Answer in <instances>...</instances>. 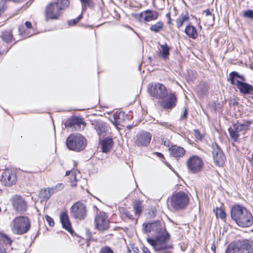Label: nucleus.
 I'll return each mask as SVG.
<instances>
[{"label": "nucleus", "instance_id": "f257e3e1", "mask_svg": "<svg viewBox=\"0 0 253 253\" xmlns=\"http://www.w3.org/2000/svg\"><path fill=\"white\" fill-rule=\"evenodd\" d=\"M231 217L240 226H250L253 223V217L251 212L240 206L235 205L231 209Z\"/></svg>", "mask_w": 253, "mask_h": 253}, {"label": "nucleus", "instance_id": "f03ea898", "mask_svg": "<svg viewBox=\"0 0 253 253\" xmlns=\"http://www.w3.org/2000/svg\"><path fill=\"white\" fill-rule=\"evenodd\" d=\"M69 4V0H57L48 4L44 10L45 21L58 19L62 15V10L68 7Z\"/></svg>", "mask_w": 253, "mask_h": 253}, {"label": "nucleus", "instance_id": "7ed1b4c3", "mask_svg": "<svg viewBox=\"0 0 253 253\" xmlns=\"http://www.w3.org/2000/svg\"><path fill=\"white\" fill-rule=\"evenodd\" d=\"M225 253H253V241L245 239L231 242Z\"/></svg>", "mask_w": 253, "mask_h": 253}, {"label": "nucleus", "instance_id": "20e7f679", "mask_svg": "<svg viewBox=\"0 0 253 253\" xmlns=\"http://www.w3.org/2000/svg\"><path fill=\"white\" fill-rule=\"evenodd\" d=\"M227 81L232 85H236L242 94H248L253 91V86L245 82L246 81L245 77L236 71L229 73Z\"/></svg>", "mask_w": 253, "mask_h": 253}, {"label": "nucleus", "instance_id": "39448f33", "mask_svg": "<svg viewBox=\"0 0 253 253\" xmlns=\"http://www.w3.org/2000/svg\"><path fill=\"white\" fill-rule=\"evenodd\" d=\"M169 235L167 231H163L162 234L156 235L155 237H148V243L156 252H161L171 248L168 244L169 240Z\"/></svg>", "mask_w": 253, "mask_h": 253}, {"label": "nucleus", "instance_id": "423d86ee", "mask_svg": "<svg viewBox=\"0 0 253 253\" xmlns=\"http://www.w3.org/2000/svg\"><path fill=\"white\" fill-rule=\"evenodd\" d=\"M66 143L69 149L76 152L83 151L86 146L85 138L80 133L70 134L67 137Z\"/></svg>", "mask_w": 253, "mask_h": 253}, {"label": "nucleus", "instance_id": "0eeeda50", "mask_svg": "<svg viewBox=\"0 0 253 253\" xmlns=\"http://www.w3.org/2000/svg\"><path fill=\"white\" fill-rule=\"evenodd\" d=\"M10 227L14 234L22 235L30 230V221L29 218L25 216L16 217L11 222Z\"/></svg>", "mask_w": 253, "mask_h": 253}, {"label": "nucleus", "instance_id": "6e6552de", "mask_svg": "<svg viewBox=\"0 0 253 253\" xmlns=\"http://www.w3.org/2000/svg\"><path fill=\"white\" fill-rule=\"evenodd\" d=\"M187 194L183 191H179L173 194L170 198V204L175 210H180L184 209L189 203Z\"/></svg>", "mask_w": 253, "mask_h": 253}, {"label": "nucleus", "instance_id": "1a4fd4ad", "mask_svg": "<svg viewBox=\"0 0 253 253\" xmlns=\"http://www.w3.org/2000/svg\"><path fill=\"white\" fill-rule=\"evenodd\" d=\"M252 123V122L250 120L242 123L237 122L228 128L230 136L233 141L235 142L237 140L240 132L243 131L244 133L247 130L249 129Z\"/></svg>", "mask_w": 253, "mask_h": 253}, {"label": "nucleus", "instance_id": "9d476101", "mask_svg": "<svg viewBox=\"0 0 253 253\" xmlns=\"http://www.w3.org/2000/svg\"><path fill=\"white\" fill-rule=\"evenodd\" d=\"M150 94L156 98L163 99L168 95L166 87L160 83L152 84L148 88Z\"/></svg>", "mask_w": 253, "mask_h": 253}, {"label": "nucleus", "instance_id": "9b49d317", "mask_svg": "<svg viewBox=\"0 0 253 253\" xmlns=\"http://www.w3.org/2000/svg\"><path fill=\"white\" fill-rule=\"evenodd\" d=\"M71 215L76 219L84 220L87 215L85 205L80 202L74 204L71 208Z\"/></svg>", "mask_w": 253, "mask_h": 253}, {"label": "nucleus", "instance_id": "f8f14e48", "mask_svg": "<svg viewBox=\"0 0 253 253\" xmlns=\"http://www.w3.org/2000/svg\"><path fill=\"white\" fill-rule=\"evenodd\" d=\"M211 147L212 157L215 165L217 167H222L226 160L224 153L216 143H213Z\"/></svg>", "mask_w": 253, "mask_h": 253}, {"label": "nucleus", "instance_id": "ddd939ff", "mask_svg": "<svg viewBox=\"0 0 253 253\" xmlns=\"http://www.w3.org/2000/svg\"><path fill=\"white\" fill-rule=\"evenodd\" d=\"M143 230L145 233H152L156 235L162 234L163 231H166L164 223L159 220L143 224Z\"/></svg>", "mask_w": 253, "mask_h": 253}, {"label": "nucleus", "instance_id": "4468645a", "mask_svg": "<svg viewBox=\"0 0 253 253\" xmlns=\"http://www.w3.org/2000/svg\"><path fill=\"white\" fill-rule=\"evenodd\" d=\"M186 164L189 170L193 173H197L201 170L203 162L200 157L194 155L188 159Z\"/></svg>", "mask_w": 253, "mask_h": 253}, {"label": "nucleus", "instance_id": "2eb2a0df", "mask_svg": "<svg viewBox=\"0 0 253 253\" xmlns=\"http://www.w3.org/2000/svg\"><path fill=\"white\" fill-rule=\"evenodd\" d=\"M13 209L18 212L22 213L27 209V204L24 199L18 195H14L11 199Z\"/></svg>", "mask_w": 253, "mask_h": 253}, {"label": "nucleus", "instance_id": "dca6fc26", "mask_svg": "<svg viewBox=\"0 0 253 253\" xmlns=\"http://www.w3.org/2000/svg\"><path fill=\"white\" fill-rule=\"evenodd\" d=\"M1 182L7 186H10L16 183V175L14 170L5 169L2 174Z\"/></svg>", "mask_w": 253, "mask_h": 253}, {"label": "nucleus", "instance_id": "f3484780", "mask_svg": "<svg viewBox=\"0 0 253 253\" xmlns=\"http://www.w3.org/2000/svg\"><path fill=\"white\" fill-rule=\"evenodd\" d=\"M96 228L99 231H104L109 228V220L104 213L97 214L95 218Z\"/></svg>", "mask_w": 253, "mask_h": 253}, {"label": "nucleus", "instance_id": "a211bd4d", "mask_svg": "<svg viewBox=\"0 0 253 253\" xmlns=\"http://www.w3.org/2000/svg\"><path fill=\"white\" fill-rule=\"evenodd\" d=\"M151 134L146 131H143L136 136L135 143L138 146H146L150 142Z\"/></svg>", "mask_w": 253, "mask_h": 253}, {"label": "nucleus", "instance_id": "6ab92c4d", "mask_svg": "<svg viewBox=\"0 0 253 253\" xmlns=\"http://www.w3.org/2000/svg\"><path fill=\"white\" fill-rule=\"evenodd\" d=\"M158 13L155 11L145 10L137 15V18L140 22H149L157 19Z\"/></svg>", "mask_w": 253, "mask_h": 253}, {"label": "nucleus", "instance_id": "aec40b11", "mask_svg": "<svg viewBox=\"0 0 253 253\" xmlns=\"http://www.w3.org/2000/svg\"><path fill=\"white\" fill-rule=\"evenodd\" d=\"M99 144L101 146L102 152L107 153L112 148L113 141L112 138L105 137L100 141Z\"/></svg>", "mask_w": 253, "mask_h": 253}, {"label": "nucleus", "instance_id": "412c9836", "mask_svg": "<svg viewBox=\"0 0 253 253\" xmlns=\"http://www.w3.org/2000/svg\"><path fill=\"white\" fill-rule=\"evenodd\" d=\"M176 97L173 93H170L167 100L162 102V106L165 109H171L175 105Z\"/></svg>", "mask_w": 253, "mask_h": 253}, {"label": "nucleus", "instance_id": "4be33fe9", "mask_svg": "<svg viewBox=\"0 0 253 253\" xmlns=\"http://www.w3.org/2000/svg\"><path fill=\"white\" fill-rule=\"evenodd\" d=\"M92 125L100 137L106 135V127L105 124L103 122L96 121L92 124Z\"/></svg>", "mask_w": 253, "mask_h": 253}, {"label": "nucleus", "instance_id": "5701e85b", "mask_svg": "<svg viewBox=\"0 0 253 253\" xmlns=\"http://www.w3.org/2000/svg\"><path fill=\"white\" fill-rule=\"evenodd\" d=\"M60 219L63 227L68 232L71 233L73 230L67 214L64 212H62L60 215Z\"/></svg>", "mask_w": 253, "mask_h": 253}, {"label": "nucleus", "instance_id": "b1692460", "mask_svg": "<svg viewBox=\"0 0 253 253\" xmlns=\"http://www.w3.org/2000/svg\"><path fill=\"white\" fill-rule=\"evenodd\" d=\"M169 150L170 155L176 158L183 157L185 153L183 148L176 145L171 146Z\"/></svg>", "mask_w": 253, "mask_h": 253}, {"label": "nucleus", "instance_id": "393cba45", "mask_svg": "<svg viewBox=\"0 0 253 253\" xmlns=\"http://www.w3.org/2000/svg\"><path fill=\"white\" fill-rule=\"evenodd\" d=\"M81 125H85V123L83 121V119L79 117H73L68 119L65 123V126L66 127H70L75 126H79Z\"/></svg>", "mask_w": 253, "mask_h": 253}, {"label": "nucleus", "instance_id": "a878e982", "mask_svg": "<svg viewBox=\"0 0 253 253\" xmlns=\"http://www.w3.org/2000/svg\"><path fill=\"white\" fill-rule=\"evenodd\" d=\"M121 121L124 122L125 121V113L123 112H120L118 114H116L115 115L114 120L112 122L114 124V125L118 129H120L119 126L120 125V123Z\"/></svg>", "mask_w": 253, "mask_h": 253}, {"label": "nucleus", "instance_id": "bb28decb", "mask_svg": "<svg viewBox=\"0 0 253 253\" xmlns=\"http://www.w3.org/2000/svg\"><path fill=\"white\" fill-rule=\"evenodd\" d=\"M185 34L190 38L195 39L198 36L196 29L193 26H187L185 29Z\"/></svg>", "mask_w": 253, "mask_h": 253}, {"label": "nucleus", "instance_id": "cd10ccee", "mask_svg": "<svg viewBox=\"0 0 253 253\" xmlns=\"http://www.w3.org/2000/svg\"><path fill=\"white\" fill-rule=\"evenodd\" d=\"M160 48H159V54L164 59H166L169 54V47L167 43L160 44Z\"/></svg>", "mask_w": 253, "mask_h": 253}, {"label": "nucleus", "instance_id": "c85d7f7f", "mask_svg": "<svg viewBox=\"0 0 253 253\" xmlns=\"http://www.w3.org/2000/svg\"><path fill=\"white\" fill-rule=\"evenodd\" d=\"M133 208L135 214L140 215L143 210L142 202L140 200L135 201L133 203Z\"/></svg>", "mask_w": 253, "mask_h": 253}, {"label": "nucleus", "instance_id": "c756f323", "mask_svg": "<svg viewBox=\"0 0 253 253\" xmlns=\"http://www.w3.org/2000/svg\"><path fill=\"white\" fill-rule=\"evenodd\" d=\"M52 194L50 188H48L42 189L39 193V196L43 200H47Z\"/></svg>", "mask_w": 253, "mask_h": 253}, {"label": "nucleus", "instance_id": "7c9ffc66", "mask_svg": "<svg viewBox=\"0 0 253 253\" xmlns=\"http://www.w3.org/2000/svg\"><path fill=\"white\" fill-rule=\"evenodd\" d=\"M189 20V16L187 14L180 15L176 20V26L178 28H180L184 22Z\"/></svg>", "mask_w": 253, "mask_h": 253}, {"label": "nucleus", "instance_id": "2f4dec72", "mask_svg": "<svg viewBox=\"0 0 253 253\" xmlns=\"http://www.w3.org/2000/svg\"><path fill=\"white\" fill-rule=\"evenodd\" d=\"M204 12L206 15V19L208 25H212L213 24L214 16L212 15L209 9L205 10Z\"/></svg>", "mask_w": 253, "mask_h": 253}, {"label": "nucleus", "instance_id": "473e14b6", "mask_svg": "<svg viewBox=\"0 0 253 253\" xmlns=\"http://www.w3.org/2000/svg\"><path fill=\"white\" fill-rule=\"evenodd\" d=\"M2 39L6 42H9L13 40V36L11 31H4L1 36Z\"/></svg>", "mask_w": 253, "mask_h": 253}, {"label": "nucleus", "instance_id": "72a5a7b5", "mask_svg": "<svg viewBox=\"0 0 253 253\" xmlns=\"http://www.w3.org/2000/svg\"><path fill=\"white\" fill-rule=\"evenodd\" d=\"M164 27V24L161 21H159L155 24L150 26V29L151 31L157 33L162 30Z\"/></svg>", "mask_w": 253, "mask_h": 253}, {"label": "nucleus", "instance_id": "f704fd0d", "mask_svg": "<svg viewBox=\"0 0 253 253\" xmlns=\"http://www.w3.org/2000/svg\"><path fill=\"white\" fill-rule=\"evenodd\" d=\"M0 240L2 241L5 245H11L12 240L6 234L0 232Z\"/></svg>", "mask_w": 253, "mask_h": 253}, {"label": "nucleus", "instance_id": "c9c22d12", "mask_svg": "<svg viewBox=\"0 0 253 253\" xmlns=\"http://www.w3.org/2000/svg\"><path fill=\"white\" fill-rule=\"evenodd\" d=\"M214 212L217 217H219L221 219L223 220L226 217V213L221 208H216L214 210Z\"/></svg>", "mask_w": 253, "mask_h": 253}, {"label": "nucleus", "instance_id": "e433bc0d", "mask_svg": "<svg viewBox=\"0 0 253 253\" xmlns=\"http://www.w3.org/2000/svg\"><path fill=\"white\" fill-rule=\"evenodd\" d=\"M64 187V185L63 183H58L54 187L50 188L51 191V194H54L58 191L62 190Z\"/></svg>", "mask_w": 253, "mask_h": 253}, {"label": "nucleus", "instance_id": "4c0bfd02", "mask_svg": "<svg viewBox=\"0 0 253 253\" xmlns=\"http://www.w3.org/2000/svg\"><path fill=\"white\" fill-rule=\"evenodd\" d=\"M82 3V9L84 10L86 9L87 6H90L92 3V0H80Z\"/></svg>", "mask_w": 253, "mask_h": 253}, {"label": "nucleus", "instance_id": "58836bf2", "mask_svg": "<svg viewBox=\"0 0 253 253\" xmlns=\"http://www.w3.org/2000/svg\"><path fill=\"white\" fill-rule=\"evenodd\" d=\"M99 253H114V252L109 247L105 246L100 249Z\"/></svg>", "mask_w": 253, "mask_h": 253}, {"label": "nucleus", "instance_id": "ea45409f", "mask_svg": "<svg viewBox=\"0 0 253 253\" xmlns=\"http://www.w3.org/2000/svg\"><path fill=\"white\" fill-rule=\"evenodd\" d=\"M161 125L167 127V128H168L171 130H172L174 128V126L172 125L171 124H169V123H167V122H160L159 123Z\"/></svg>", "mask_w": 253, "mask_h": 253}, {"label": "nucleus", "instance_id": "a19ab883", "mask_svg": "<svg viewBox=\"0 0 253 253\" xmlns=\"http://www.w3.org/2000/svg\"><path fill=\"white\" fill-rule=\"evenodd\" d=\"M244 15L248 18H253V11L248 10L244 12Z\"/></svg>", "mask_w": 253, "mask_h": 253}, {"label": "nucleus", "instance_id": "79ce46f5", "mask_svg": "<svg viewBox=\"0 0 253 253\" xmlns=\"http://www.w3.org/2000/svg\"><path fill=\"white\" fill-rule=\"evenodd\" d=\"M45 219L50 226L52 227L54 226V222L53 219L50 216L46 215L45 216Z\"/></svg>", "mask_w": 253, "mask_h": 253}, {"label": "nucleus", "instance_id": "37998d69", "mask_svg": "<svg viewBox=\"0 0 253 253\" xmlns=\"http://www.w3.org/2000/svg\"><path fill=\"white\" fill-rule=\"evenodd\" d=\"M195 136L198 140H202L203 138V135L200 133L199 130H194Z\"/></svg>", "mask_w": 253, "mask_h": 253}, {"label": "nucleus", "instance_id": "c03bdc74", "mask_svg": "<svg viewBox=\"0 0 253 253\" xmlns=\"http://www.w3.org/2000/svg\"><path fill=\"white\" fill-rule=\"evenodd\" d=\"M138 249L136 247H131L128 248L127 253H138Z\"/></svg>", "mask_w": 253, "mask_h": 253}, {"label": "nucleus", "instance_id": "a18cd8bd", "mask_svg": "<svg viewBox=\"0 0 253 253\" xmlns=\"http://www.w3.org/2000/svg\"><path fill=\"white\" fill-rule=\"evenodd\" d=\"M72 176L73 177V178H71L70 180H71V182L72 183L71 185L72 187H73V186H76V184L73 183V181H75V182L77 181L76 175L74 172H72Z\"/></svg>", "mask_w": 253, "mask_h": 253}, {"label": "nucleus", "instance_id": "49530a36", "mask_svg": "<svg viewBox=\"0 0 253 253\" xmlns=\"http://www.w3.org/2000/svg\"><path fill=\"white\" fill-rule=\"evenodd\" d=\"M188 114V109L186 107L184 108V110L182 116L181 117V119H185L187 118V116Z\"/></svg>", "mask_w": 253, "mask_h": 253}, {"label": "nucleus", "instance_id": "de8ad7c7", "mask_svg": "<svg viewBox=\"0 0 253 253\" xmlns=\"http://www.w3.org/2000/svg\"><path fill=\"white\" fill-rule=\"evenodd\" d=\"M78 22V20H77L76 19H73L72 20H70L68 23H69V25H71V26H72V25H75L76 24H77V23Z\"/></svg>", "mask_w": 253, "mask_h": 253}, {"label": "nucleus", "instance_id": "09e8293b", "mask_svg": "<svg viewBox=\"0 0 253 253\" xmlns=\"http://www.w3.org/2000/svg\"><path fill=\"white\" fill-rule=\"evenodd\" d=\"M25 26L28 29H31L32 28V23L29 21H26L25 22Z\"/></svg>", "mask_w": 253, "mask_h": 253}, {"label": "nucleus", "instance_id": "8fccbe9b", "mask_svg": "<svg viewBox=\"0 0 253 253\" xmlns=\"http://www.w3.org/2000/svg\"><path fill=\"white\" fill-rule=\"evenodd\" d=\"M24 26L23 25L20 26L19 27V32L20 34H23L24 32Z\"/></svg>", "mask_w": 253, "mask_h": 253}, {"label": "nucleus", "instance_id": "3c124183", "mask_svg": "<svg viewBox=\"0 0 253 253\" xmlns=\"http://www.w3.org/2000/svg\"><path fill=\"white\" fill-rule=\"evenodd\" d=\"M142 253H150L149 249L145 247H143L142 248Z\"/></svg>", "mask_w": 253, "mask_h": 253}, {"label": "nucleus", "instance_id": "603ef678", "mask_svg": "<svg viewBox=\"0 0 253 253\" xmlns=\"http://www.w3.org/2000/svg\"><path fill=\"white\" fill-rule=\"evenodd\" d=\"M0 253H6L5 249L0 245Z\"/></svg>", "mask_w": 253, "mask_h": 253}, {"label": "nucleus", "instance_id": "864d4df0", "mask_svg": "<svg viewBox=\"0 0 253 253\" xmlns=\"http://www.w3.org/2000/svg\"><path fill=\"white\" fill-rule=\"evenodd\" d=\"M126 216L128 218L131 219L132 217V215H131L129 212H126Z\"/></svg>", "mask_w": 253, "mask_h": 253}, {"label": "nucleus", "instance_id": "5fc2aeb1", "mask_svg": "<svg viewBox=\"0 0 253 253\" xmlns=\"http://www.w3.org/2000/svg\"><path fill=\"white\" fill-rule=\"evenodd\" d=\"M156 154L159 157H161V158H163L164 157V155L163 154L161 153H159V152H157L156 153Z\"/></svg>", "mask_w": 253, "mask_h": 253}, {"label": "nucleus", "instance_id": "6e6d98bb", "mask_svg": "<svg viewBox=\"0 0 253 253\" xmlns=\"http://www.w3.org/2000/svg\"><path fill=\"white\" fill-rule=\"evenodd\" d=\"M163 143L165 146H169V141H164Z\"/></svg>", "mask_w": 253, "mask_h": 253}, {"label": "nucleus", "instance_id": "4d7b16f0", "mask_svg": "<svg viewBox=\"0 0 253 253\" xmlns=\"http://www.w3.org/2000/svg\"><path fill=\"white\" fill-rule=\"evenodd\" d=\"M82 15L81 14L76 18V19L78 20V21L79 22L80 21V20L81 19H82Z\"/></svg>", "mask_w": 253, "mask_h": 253}, {"label": "nucleus", "instance_id": "13d9d810", "mask_svg": "<svg viewBox=\"0 0 253 253\" xmlns=\"http://www.w3.org/2000/svg\"><path fill=\"white\" fill-rule=\"evenodd\" d=\"M71 173V171L70 170H67L66 172V176L69 175Z\"/></svg>", "mask_w": 253, "mask_h": 253}, {"label": "nucleus", "instance_id": "bf43d9fd", "mask_svg": "<svg viewBox=\"0 0 253 253\" xmlns=\"http://www.w3.org/2000/svg\"><path fill=\"white\" fill-rule=\"evenodd\" d=\"M211 250L215 253V247L214 246H213L211 247Z\"/></svg>", "mask_w": 253, "mask_h": 253}, {"label": "nucleus", "instance_id": "052dcab7", "mask_svg": "<svg viewBox=\"0 0 253 253\" xmlns=\"http://www.w3.org/2000/svg\"><path fill=\"white\" fill-rule=\"evenodd\" d=\"M166 17L170 19V14L169 13H167V15H166Z\"/></svg>", "mask_w": 253, "mask_h": 253}, {"label": "nucleus", "instance_id": "680f3d73", "mask_svg": "<svg viewBox=\"0 0 253 253\" xmlns=\"http://www.w3.org/2000/svg\"><path fill=\"white\" fill-rule=\"evenodd\" d=\"M167 165L171 169H172V168L171 167L170 165L169 164H167Z\"/></svg>", "mask_w": 253, "mask_h": 253}, {"label": "nucleus", "instance_id": "e2e57ef3", "mask_svg": "<svg viewBox=\"0 0 253 253\" xmlns=\"http://www.w3.org/2000/svg\"><path fill=\"white\" fill-rule=\"evenodd\" d=\"M127 127H128V129H131V127H132V126H127Z\"/></svg>", "mask_w": 253, "mask_h": 253}, {"label": "nucleus", "instance_id": "0e129e2a", "mask_svg": "<svg viewBox=\"0 0 253 253\" xmlns=\"http://www.w3.org/2000/svg\"><path fill=\"white\" fill-rule=\"evenodd\" d=\"M169 19V21H168V24H170L171 23V22H170V19Z\"/></svg>", "mask_w": 253, "mask_h": 253}, {"label": "nucleus", "instance_id": "69168bd1", "mask_svg": "<svg viewBox=\"0 0 253 253\" xmlns=\"http://www.w3.org/2000/svg\"><path fill=\"white\" fill-rule=\"evenodd\" d=\"M14 0L16 2H20L21 1V0Z\"/></svg>", "mask_w": 253, "mask_h": 253}, {"label": "nucleus", "instance_id": "338daca9", "mask_svg": "<svg viewBox=\"0 0 253 253\" xmlns=\"http://www.w3.org/2000/svg\"><path fill=\"white\" fill-rule=\"evenodd\" d=\"M1 211V208L0 207V212Z\"/></svg>", "mask_w": 253, "mask_h": 253}, {"label": "nucleus", "instance_id": "774afa93", "mask_svg": "<svg viewBox=\"0 0 253 253\" xmlns=\"http://www.w3.org/2000/svg\"><path fill=\"white\" fill-rule=\"evenodd\" d=\"M252 70H253V68H252Z\"/></svg>", "mask_w": 253, "mask_h": 253}]
</instances>
